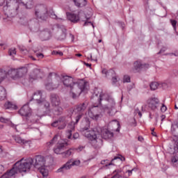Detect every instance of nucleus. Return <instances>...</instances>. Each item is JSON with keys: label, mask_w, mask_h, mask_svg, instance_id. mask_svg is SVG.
Instances as JSON below:
<instances>
[{"label": "nucleus", "mask_w": 178, "mask_h": 178, "mask_svg": "<svg viewBox=\"0 0 178 178\" xmlns=\"http://www.w3.org/2000/svg\"><path fill=\"white\" fill-rule=\"evenodd\" d=\"M61 81L64 87L69 88L70 95L73 99L79 98L86 89V82L83 81H75L74 79L70 76H63Z\"/></svg>", "instance_id": "20e7f679"}, {"label": "nucleus", "mask_w": 178, "mask_h": 178, "mask_svg": "<svg viewBox=\"0 0 178 178\" xmlns=\"http://www.w3.org/2000/svg\"><path fill=\"white\" fill-rule=\"evenodd\" d=\"M28 123H37L38 121V117L33 115V113L26 120Z\"/></svg>", "instance_id": "b1692460"}, {"label": "nucleus", "mask_w": 178, "mask_h": 178, "mask_svg": "<svg viewBox=\"0 0 178 178\" xmlns=\"http://www.w3.org/2000/svg\"><path fill=\"white\" fill-rule=\"evenodd\" d=\"M123 83H130V76L128 75L124 76Z\"/></svg>", "instance_id": "79ce46f5"}, {"label": "nucleus", "mask_w": 178, "mask_h": 178, "mask_svg": "<svg viewBox=\"0 0 178 178\" xmlns=\"http://www.w3.org/2000/svg\"><path fill=\"white\" fill-rule=\"evenodd\" d=\"M44 70L40 68H35L33 72L30 75V80H38V79H42L44 76Z\"/></svg>", "instance_id": "9b49d317"}, {"label": "nucleus", "mask_w": 178, "mask_h": 178, "mask_svg": "<svg viewBox=\"0 0 178 178\" xmlns=\"http://www.w3.org/2000/svg\"><path fill=\"white\" fill-rule=\"evenodd\" d=\"M67 17L68 20L72 22V23H79V22L81 20L82 22H85L83 26H88L90 24V26H92L94 29V24L88 21L90 20V18H87L84 13L79 12L78 14L69 13L67 15Z\"/></svg>", "instance_id": "423d86ee"}, {"label": "nucleus", "mask_w": 178, "mask_h": 178, "mask_svg": "<svg viewBox=\"0 0 178 178\" xmlns=\"http://www.w3.org/2000/svg\"><path fill=\"white\" fill-rule=\"evenodd\" d=\"M62 119H65V117H60L58 118V120H57L54 121L53 123H51L52 127H58V126H59Z\"/></svg>", "instance_id": "2f4dec72"}, {"label": "nucleus", "mask_w": 178, "mask_h": 178, "mask_svg": "<svg viewBox=\"0 0 178 178\" xmlns=\"http://www.w3.org/2000/svg\"><path fill=\"white\" fill-rule=\"evenodd\" d=\"M19 49L21 51V52H27V49H26V47L24 46H19Z\"/></svg>", "instance_id": "8fccbe9b"}, {"label": "nucleus", "mask_w": 178, "mask_h": 178, "mask_svg": "<svg viewBox=\"0 0 178 178\" xmlns=\"http://www.w3.org/2000/svg\"><path fill=\"white\" fill-rule=\"evenodd\" d=\"M116 161H121L123 162L126 161V159L122 156H115L110 163L108 162V160H102L101 161V165H104L105 168H108V166H111V165H116L115 163Z\"/></svg>", "instance_id": "4468645a"}, {"label": "nucleus", "mask_w": 178, "mask_h": 178, "mask_svg": "<svg viewBox=\"0 0 178 178\" xmlns=\"http://www.w3.org/2000/svg\"><path fill=\"white\" fill-rule=\"evenodd\" d=\"M51 17L52 19H56L57 20L59 19L60 20H62V18H59L58 17V16H56V15L55 14H51Z\"/></svg>", "instance_id": "6e6d98bb"}, {"label": "nucleus", "mask_w": 178, "mask_h": 178, "mask_svg": "<svg viewBox=\"0 0 178 178\" xmlns=\"http://www.w3.org/2000/svg\"><path fill=\"white\" fill-rule=\"evenodd\" d=\"M42 97V92H41V90H38L33 94L31 101H33V99H34L35 101H36L37 104H41V102H42V100H41Z\"/></svg>", "instance_id": "aec40b11"}, {"label": "nucleus", "mask_w": 178, "mask_h": 178, "mask_svg": "<svg viewBox=\"0 0 178 178\" xmlns=\"http://www.w3.org/2000/svg\"><path fill=\"white\" fill-rule=\"evenodd\" d=\"M14 140L16 143H17V144H20V145H22L23 147H30V144H31V140L24 139L19 136H14Z\"/></svg>", "instance_id": "f3484780"}, {"label": "nucleus", "mask_w": 178, "mask_h": 178, "mask_svg": "<svg viewBox=\"0 0 178 178\" xmlns=\"http://www.w3.org/2000/svg\"><path fill=\"white\" fill-rule=\"evenodd\" d=\"M86 148V146L79 145L77 148L74 149V151H78V152H81L83 149Z\"/></svg>", "instance_id": "37998d69"}, {"label": "nucleus", "mask_w": 178, "mask_h": 178, "mask_svg": "<svg viewBox=\"0 0 178 178\" xmlns=\"http://www.w3.org/2000/svg\"><path fill=\"white\" fill-rule=\"evenodd\" d=\"M73 2L77 8H84L88 3L87 0H73Z\"/></svg>", "instance_id": "4be33fe9"}, {"label": "nucleus", "mask_w": 178, "mask_h": 178, "mask_svg": "<svg viewBox=\"0 0 178 178\" xmlns=\"http://www.w3.org/2000/svg\"><path fill=\"white\" fill-rule=\"evenodd\" d=\"M159 106H161V102L158 97H152L148 103V108L152 111H156Z\"/></svg>", "instance_id": "2eb2a0df"}, {"label": "nucleus", "mask_w": 178, "mask_h": 178, "mask_svg": "<svg viewBox=\"0 0 178 178\" xmlns=\"http://www.w3.org/2000/svg\"><path fill=\"white\" fill-rule=\"evenodd\" d=\"M171 134L174 136L173 140L175 142L176 146L178 147V122L175 120L171 124Z\"/></svg>", "instance_id": "9d476101"}, {"label": "nucleus", "mask_w": 178, "mask_h": 178, "mask_svg": "<svg viewBox=\"0 0 178 178\" xmlns=\"http://www.w3.org/2000/svg\"><path fill=\"white\" fill-rule=\"evenodd\" d=\"M45 87L47 90H49V91L54 90L56 88L54 86V84L52 83H46Z\"/></svg>", "instance_id": "c9c22d12"}, {"label": "nucleus", "mask_w": 178, "mask_h": 178, "mask_svg": "<svg viewBox=\"0 0 178 178\" xmlns=\"http://www.w3.org/2000/svg\"><path fill=\"white\" fill-rule=\"evenodd\" d=\"M18 113L21 116H24L26 119L33 113V111L29 104H25L19 110Z\"/></svg>", "instance_id": "ddd939ff"}, {"label": "nucleus", "mask_w": 178, "mask_h": 178, "mask_svg": "<svg viewBox=\"0 0 178 178\" xmlns=\"http://www.w3.org/2000/svg\"><path fill=\"white\" fill-rule=\"evenodd\" d=\"M35 16L43 22L48 19V8L44 6H38L35 8Z\"/></svg>", "instance_id": "6e6552de"}, {"label": "nucleus", "mask_w": 178, "mask_h": 178, "mask_svg": "<svg viewBox=\"0 0 178 178\" xmlns=\"http://www.w3.org/2000/svg\"><path fill=\"white\" fill-rule=\"evenodd\" d=\"M161 122H163V120H165V119H166V115H162L161 116Z\"/></svg>", "instance_id": "69168bd1"}, {"label": "nucleus", "mask_w": 178, "mask_h": 178, "mask_svg": "<svg viewBox=\"0 0 178 178\" xmlns=\"http://www.w3.org/2000/svg\"><path fill=\"white\" fill-rule=\"evenodd\" d=\"M168 107L163 104H161V112H166Z\"/></svg>", "instance_id": "de8ad7c7"}, {"label": "nucleus", "mask_w": 178, "mask_h": 178, "mask_svg": "<svg viewBox=\"0 0 178 178\" xmlns=\"http://www.w3.org/2000/svg\"><path fill=\"white\" fill-rule=\"evenodd\" d=\"M170 24H172L173 29L176 31V29L177 27V21L175 19H170Z\"/></svg>", "instance_id": "e433bc0d"}, {"label": "nucleus", "mask_w": 178, "mask_h": 178, "mask_svg": "<svg viewBox=\"0 0 178 178\" xmlns=\"http://www.w3.org/2000/svg\"><path fill=\"white\" fill-rule=\"evenodd\" d=\"M39 37L42 40V41H47L52 37V33L48 29H44L41 31L39 33Z\"/></svg>", "instance_id": "dca6fc26"}, {"label": "nucleus", "mask_w": 178, "mask_h": 178, "mask_svg": "<svg viewBox=\"0 0 178 178\" xmlns=\"http://www.w3.org/2000/svg\"><path fill=\"white\" fill-rule=\"evenodd\" d=\"M36 56L38 58H40V59H42V58H44V54H42V53L36 54Z\"/></svg>", "instance_id": "4d7b16f0"}, {"label": "nucleus", "mask_w": 178, "mask_h": 178, "mask_svg": "<svg viewBox=\"0 0 178 178\" xmlns=\"http://www.w3.org/2000/svg\"><path fill=\"white\" fill-rule=\"evenodd\" d=\"M55 111L57 112V115H62L63 108L62 107H57Z\"/></svg>", "instance_id": "c03bdc74"}, {"label": "nucleus", "mask_w": 178, "mask_h": 178, "mask_svg": "<svg viewBox=\"0 0 178 178\" xmlns=\"http://www.w3.org/2000/svg\"><path fill=\"white\" fill-rule=\"evenodd\" d=\"M4 170H5V167H3V165H0V174L3 173Z\"/></svg>", "instance_id": "13d9d810"}, {"label": "nucleus", "mask_w": 178, "mask_h": 178, "mask_svg": "<svg viewBox=\"0 0 178 178\" xmlns=\"http://www.w3.org/2000/svg\"><path fill=\"white\" fill-rule=\"evenodd\" d=\"M83 116H84L83 113H76L74 116V124L76 125L79 122H80L81 119L83 118Z\"/></svg>", "instance_id": "393cba45"}, {"label": "nucleus", "mask_w": 178, "mask_h": 178, "mask_svg": "<svg viewBox=\"0 0 178 178\" xmlns=\"http://www.w3.org/2000/svg\"><path fill=\"white\" fill-rule=\"evenodd\" d=\"M33 5H34L33 0H28L25 4L26 9H31L33 8Z\"/></svg>", "instance_id": "f704fd0d"}, {"label": "nucleus", "mask_w": 178, "mask_h": 178, "mask_svg": "<svg viewBox=\"0 0 178 178\" xmlns=\"http://www.w3.org/2000/svg\"><path fill=\"white\" fill-rule=\"evenodd\" d=\"M88 106V103L85 102L83 103H81L76 106V108L74 110V112L76 113H83Z\"/></svg>", "instance_id": "a211bd4d"}, {"label": "nucleus", "mask_w": 178, "mask_h": 178, "mask_svg": "<svg viewBox=\"0 0 178 178\" xmlns=\"http://www.w3.org/2000/svg\"><path fill=\"white\" fill-rule=\"evenodd\" d=\"M143 67V63L141 60H138L134 63V70L136 73H138V72H141Z\"/></svg>", "instance_id": "412c9836"}, {"label": "nucleus", "mask_w": 178, "mask_h": 178, "mask_svg": "<svg viewBox=\"0 0 178 178\" xmlns=\"http://www.w3.org/2000/svg\"><path fill=\"white\" fill-rule=\"evenodd\" d=\"M167 48L165 47H163L159 52L157 53V55H161V54H163L166 51Z\"/></svg>", "instance_id": "09e8293b"}, {"label": "nucleus", "mask_w": 178, "mask_h": 178, "mask_svg": "<svg viewBox=\"0 0 178 178\" xmlns=\"http://www.w3.org/2000/svg\"><path fill=\"white\" fill-rule=\"evenodd\" d=\"M151 66L149 63H142V70H147V69H149Z\"/></svg>", "instance_id": "ea45409f"}, {"label": "nucleus", "mask_w": 178, "mask_h": 178, "mask_svg": "<svg viewBox=\"0 0 178 178\" xmlns=\"http://www.w3.org/2000/svg\"><path fill=\"white\" fill-rule=\"evenodd\" d=\"M13 106L14 105L12 104V102H8L4 104V108H6V109H11L13 108Z\"/></svg>", "instance_id": "4c0bfd02"}, {"label": "nucleus", "mask_w": 178, "mask_h": 178, "mask_svg": "<svg viewBox=\"0 0 178 178\" xmlns=\"http://www.w3.org/2000/svg\"><path fill=\"white\" fill-rule=\"evenodd\" d=\"M79 137H80V135L79 134V133L76 132L73 134L72 138L74 140H77V138H79Z\"/></svg>", "instance_id": "3c124183"}, {"label": "nucleus", "mask_w": 178, "mask_h": 178, "mask_svg": "<svg viewBox=\"0 0 178 178\" xmlns=\"http://www.w3.org/2000/svg\"><path fill=\"white\" fill-rule=\"evenodd\" d=\"M80 160L70 159L67 163L64 164L62 167L58 169L57 172L58 173H66L67 170H70L72 169V166H79L80 165Z\"/></svg>", "instance_id": "1a4fd4ad"}, {"label": "nucleus", "mask_w": 178, "mask_h": 178, "mask_svg": "<svg viewBox=\"0 0 178 178\" xmlns=\"http://www.w3.org/2000/svg\"><path fill=\"white\" fill-rule=\"evenodd\" d=\"M111 178H123L122 175H115Z\"/></svg>", "instance_id": "5fc2aeb1"}, {"label": "nucleus", "mask_w": 178, "mask_h": 178, "mask_svg": "<svg viewBox=\"0 0 178 178\" xmlns=\"http://www.w3.org/2000/svg\"><path fill=\"white\" fill-rule=\"evenodd\" d=\"M105 99L108 102L106 105L108 109H112L115 108V100L112 97H110L108 94L100 93L99 97L97 94H95L92 96V101L95 104L94 106L92 107L88 111V116L93 120H99L102 118V113H101V108H99V105H101V101Z\"/></svg>", "instance_id": "7ed1b4c3"}, {"label": "nucleus", "mask_w": 178, "mask_h": 178, "mask_svg": "<svg viewBox=\"0 0 178 178\" xmlns=\"http://www.w3.org/2000/svg\"><path fill=\"white\" fill-rule=\"evenodd\" d=\"M138 141H143V140H144V138L142 136H138Z\"/></svg>", "instance_id": "338daca9"}, {"label": "nucleus", "mask_w": 178, "mask_h": 178, "mask_svg": "<svg viewBox=\"0 0 178 178\" xmlns=\"http://www.w3.org/2000/svg\"><path fill=\"white\" fill-rule=\"evenodd\" d=\"M159 86V83H158V82H152L150 83V90L155 91V90L158 88Z\"/></svg>", "instance_id": "473e14b6"}, {"label": "nucleus", "mask_w": 178, "mask_h": 178, "mask_svg": "<svg viewBox=\"0 0 178 178\" xmlns=\"http://www.w3.org/2000/svg\"><path fill=\"white\" fill-rule=\"evenodd\" d=\"M6 98V89L0 86V101H3Z\"/></svg>", "instance_id": "a878e982"}, {"label": "nucleus", "mask_w": 178, "mask_h": 178, "mask_svg": "<svg viewBox=\"0 0 178 178\" xmlns=\"http://www.w3.org/2000/svg\"><path fill=\"white\" fill-rule=\"evenodd\" d=\"M66 31H67L66 29H63L61 31L60 34L58 36V40L59 41H63V40H66V35H67Z\"/></svg>", "instance_id": "bb28decb"}, {"label": "nucleus", "mask_w": 178, "mask_h": 178, "mask_svg": "<svg viewBox=\"0 0 178 178\" xmlns=\"http://www.w3.org/2000/svg\"><path fill=\"white\" fill-rule=\"evenodd\" d=\"M90 118H84L81 124V131H86L84 135L89 141L93 148H101L104 145V140H113L114 134L108 129H103L101 132L97 129L88 131L90 129Z\"/></svg>", "instance_id": "f03ea898"}, {"label": "nucleus", "mask_w": 178, "mask_h": 178, "mask_svg": "<svg viewBox=\"0 0 178 178\" xmlns=\"http://www.w3.org/2000/svg\"><path fill=\"white\" fill-rule=\"evenodd\" d=\"M67 145H69V144L66 141L60 142L54 148V152L57 155H62V153H63V151L66 149V147H67Z\"/></svg>", "instance_id": "f8f14e48"}, {"label": "nucleus", "mask_w": 178, "mask_h": 178, "mask_svg": "<svg viewBox=\"0 0 178 178\" xmlns=\"http://www.w3.org/2000/svg\"><path fill=\"white\" fill-rule=\"evenodd\" d=\"M16 54H17L16 48L12 47L8 49V55L10 56H15V55H16Z\"/></svg>", "instance_id": "72a5a7b5"}, {"label": "nucleus", "mask_w": 178, "mask_h": 178, "mask_svg": "<svg viewBox=\"0 0 178 178\" xmlns=\"http://www.w3.org/2000/svg\"><path fill=\"white\" fill-rule=\"evenodd\" d=\"M5 15L15 17L19 10V2L17 0H7L6 5L3 7Z\"/></svg>", "instance_id": "39448f33"}, {"label": "nucleus", "mask_w": 178, "mask_h": 178, "mask_svg": "<svg viewBox=\"0 0 178 178\" xmlns=\"http://www.w3.org/2000/svg\"><path fill=\"white\" fill-rule=\"evenodd\" d=\"M45 159L41 155H38L33 158H29L23 162V159L17 161L13 168L7 171L4 175H6L7 177L10 178L12 176H15L18 172L22 173L23 172H30L31 168H35L38 169L40 173L44 178L48 177V170L44 167Z\"/></svg>", "instance_id": "f257e3e1"}, {"label": "nucleus", "mask_w": 178, "mask_h": 178, "mask_svg": "<svg viewBox=\"0 0 178 178\" xmlns=\"http://www.w3.org/2000/svg\"><path fill=\"white\" fill-rule=\"evenodd\" d=\"M52 76H56V73H55V72H50L49 74V79H51V77H52Z\"/></svg>", "instance_id": "680f3d73"}, {"label": "nucleus", "mask_w": 178, "mask_h": 178, "mask_svg": "<svg viewBox=\"0 0 178 178\" xmlns=\"http://www.w3.org/2000/svg\"><path fill=\"white\" fill-rule=\"evenodd\" d=\"M134 168L132 169V170H128L127 171V173L129 174V176H131V175L133 174V171H134Z\"/></svg>", "instance_id": "bf43d9fd"}, {"label": "nucleus", "mask_w": 178, "mask_h": 178, "mask_svg": "<svg viewBox=\"0 0 178 178\" xmlns=\"http://www.w3.org/2000/svg\"><path fill=\"white\" fill-rule=\"evenodd\" d=\"M145 6L147 8L148 6V0H143Z\"/></svg>", "instance_id": "e2e57ef3"}, {"label": "nucleus", "mask_w": 178, "mask_h": 178, "mask_svg": "<svg viewBox=\"0 0 178 178\" xmlns=\"http://www.w3.org/2000/svg\"><path fill=\"white\" fill-rule=\"evenodd\" d=\"M131 126H134V127H136V126H137V124L136 123V120H133V122L131 124Z\"/></svg>", "instance_id": "0e129e2a"}, {"label": "nucleus", "mask_w": 178, "mask_h": 178, "mask_svg": "<svg viewBox=\"0 0 178 178\" xmlns=\"http://www.w3.org/2000/svg\"><path fill=\"white\" fill-rule=\"evenodd\" d=\"M42 105H44V108H46V109H49V102H47V101H42V102L40 103Z\"/></svg>", "instance_id": "a19ab883"}, {"label": "nucleus", "mask_w": 178, "mask_h": 178, "mask_svg": "<svg viewBox=\"0 0 178 178\" xmlns=\"http://www.w3.org/2000/svg\"><path fill=\"white\" fill-rule=\"evenodd\" d=\"M116 73L115 72V74H111L110 76L112 77V81L113 84H116L118 83V77L115 76Z\"/></svg>", "instance_id": "58836bf2"}, {"label": "nucleus", "mask_w": 178, "mask_h": 178, "mask_svg": "<svg viewBox=\"0 0 178 178\" xmlns=\"http://www.w3.org/2000/svg\"><path fill=\"white\" fill-rule=\"evenodd\" d=\"M10 127H12L13 129H15V130L16 131H19V130H17V125H16V124H13V123H10Z\"/></svg>", "instance_id": "603ef678"}, {"label": "nucleus", "mask_w": 178, "mask_h": 178, "mask_svg": "<svg viewBox=\"0 0 178 178\" xmlns=\"http://www.w3.org/2000/svg\"><path fill=\"white\" fill-rule=\"evenodd\" d=\"M73 154H74V148H70L67 150L63 152L61 156L62 158H69V156H71Z\"/></svg>", "instance_id": "5701e85b"}, {"label": "nucleus", "mask_w": 178, "mask_h": 178, "mask_svg": "<svg viewBox=\"0 0 178 178\" xmlns=\"http://www.w3.org/2000/svg\"><path fill=\"white\" fill-rule=\"evenodd\" d=\"M5 77H6V76L5 75V74L3 76H2V70H0V84L1 83H2V81H3Z\"/></svg>", "instance_id": "49530a36"}, {"label": "nucleus", "mask_w": 178, "mask_h": 178, "mask_svg": "<svg viewBox=\"0 0 178 178\" xmlns=\"http://www.w3.org/2000/svg\"><path fill=\"white\" fill-rule=\"evenodd\" d=\"M1 178H9V177H8V176H7L6 174V175H3L1 177Z\"/></svg>", "instance_id": "774afa93"}, {"label": "nucleus", "mask_w": 178, "mask_h": 178, "mask_svg": "<svg viewBox=\"0 0 178 178\" xmlns=\"http://www.w3.org/2000/svg\"><path fill=\"white\" fill-rule=\"evenodd\" d=\"M113 173H115L114 175H121L122 176V170H115Z\"/></svg>", "instance_id": "864d4df0"}, {"label": "nucleus", "mask_w": 178, "mask_h": 178, "mask_svg": "<svg viewBox=\"0 0 178 178\" xmlns=\"http://www.w3.org/2000/svg\"><path fill=\"white\" fill-rule=\"evenodd\" d=\"M102 74H105L106 77H108L111 74H115V70H109L108 71L106 69H103L102 71Z\"/></svg>", "instance_id": "cd10ccee"}, {"label": "nucleus", "mask_w": 178, "mask_h": 178, "mask_svg": "<svg viewBox=\"0 0 178 178\" xmlns=\"http://www.w3.org/2000/svg\"><path fill=\"white\" fill-rule=\"evenodd\" d=\"M27 72H29L27 67H22L18 69L12 68L8 70V73L12 79L16 80V79H20V77L26 76V74H27Z\"/></svg>", "instance_id": "0eeeda50"}, {"label": "nucleus", "mask_w": 178, "mask_h": 178, "mask_svg": "<svg viewBox=\"0 0 178 178\" xmlns=\"http://www.w3.org/2000/svg\"><path fill=\"white\" fill-rule=\"evenodd\" d=\"M73 130H74V126H73L71 129H68V131L66 132V137L69 140H72V136Z\"/></svg>", "instance_id": "7c9ffc66"}, {"label": "nucleus", "mask_w": 178, "mask_h": 178, "mask_svg": "<svg viewBox=\"0 0 178 178\" xmlns=\"http://www.w3.org/2000/svg\"><path fill=\"white\" fill-rule=\"evenodd\" d=\"M56 141H58V135H55L54 138L47 143V147H49V148L52 147V145H54Z\"/></svg>", "instance_id": "c85d7f7f"}, {"label": "nucleus", "mask_w": 178, "mask_h": 178, "mask_svg": "<svg viewBox=\"0 0 178 178\" xmlns=\"http://www.w3.org/2000/svg\"><path fill=\"white\" fill-rule=\"evenodd\" d=\"M1 123H8L9 122V119L5 118L3 117H0Z\"/></svg>", "instance_id": "a18cd8bd"}, {"label": "nucleus", "mask_w": 178, "mask_h": 178, "mask_svg": "<svg viewBox=\"0 0 178 178\" xmlns=\"http://www.w3.org/2000/svg\"><path fill=\"white\" fill-rule=\"evenodd\" d=\"M50 100L54 106H59V105H60V98L55 93L51 94Z\"/></svg>", "instance_id": "6ab92c4d"}, {"label": "nucleus", "mask_w": 178, "mask_h": 178, "mask_svg": "<svg viewBox=\"0 0 178 178\" xmlns=\"http://www.w3.org/2000/svg\"><path fill=\"white\" fill-rule=\"evenodd\" d=\"M65 118L64 117V119H62L59 125H58V130H63L65 127H66V121L65 120Z\"/></svg>", "instance_id": "c756f323"}, {"label": "nucleus", "mask_w": 178, "mask_h": 178, "mask_svg": "<svg viewBox=\"0 0 178 178\" xmlns=\"http://www.w3.org/2000/svg\"><path fill=\"white\" fill-rule=\"evenodd\" d=\"M155 128L151 129L152 131V134L154 136L156 137V133L154 131Z\"/></svg>", "instance_id": "052dcab7"}]
</instances>
